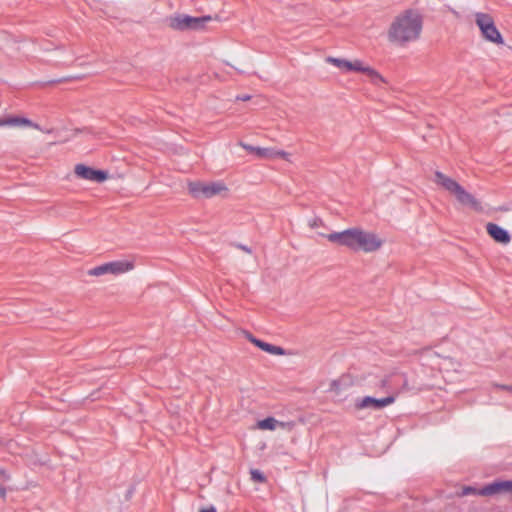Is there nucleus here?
I'll list each match as a JSON object with an SVG mask.
<instances>
[{
	"label": "nucleus",
	"mask_w": 512,
	"mask_h": 512,
	"mask_svg": "<svg viewBox=\"0 0 512 512\" xmlns=\"http://www.w3.org/2000/svg\"><path fill=\"white\" fill-rule=\"evenodd\" d=\"M388 385H389V377L388 376L382 378L379 382L380 388H386Z\"/></svg>",
	"instance_id": "5701e85b"
},
{
	"label": "nucleus",
	"mask_w": 512,
	"mask_h": 512,
	"mask_svg": "<svg viewBox=\"0 0 512 512\" xmlns=\"http://www.w3.org/2000/svg\"><path fill=\"white\" fill-rule=\"evenodd\" d=\"M422 30L421 17L413 11L398 15L388 30V39L397 45H404L419 38Z\"/></svg>",
	"instance_id": "f257e3e1"
},
{
	"label": "nucleus",
	"mask_w": 512,
	"mask_h": 512,
	"mask_svg": "<svg viewBox=\"0 0 512 512\" xmlns=\"http://www.w3.org/2000/svg\"><path fill=\"white\" fill-rule=\"evenodd\" d=\"M497 387L512 393V385L511 386L498 385Z\"/></svg>",
	"instance_id": "cd10ccee"
},
{
	"label": "nucleus",
	"mask_w": 512,
	"mask_h": 512,
	"mask_svg": "<svg viewBox=\"0 0 512 512\" xmlns=\"http://www.w3.org/2000/svg\"><path fill=\"white\" fill-rule=\"evenodd\" d=\"M486 231L498 243L508 244L511 240L509 233L495 223H488Z\"/></svg>",
	"instance_id": "4468645a"
},
{
	"label": "nucleus",
	"mask_w": 512,
	"mask_h": 512,
	"mask_svg": "<svg viewBox=\"0 0 512 512\" xmlns=\"http://www.w3.org/2000/svg\"><path fill=\"white\" fill-rule=\"evenodd\" d=\"M396 400L395 395H389L387 397L376 399L371 396H365L355 402V408L358 410L363 409H373V410H381L391 404H393Z\"/></svg>",
	"instance_id": "1a4fd4ad"
},
{
	"label": "nucleus",
	"mask_w": 512,
	"mask_h": 512,
	"mask_svg": "<svg viewBox=\"0 0 512 512\" xmlns=\"http://www.w3.org/2000/svg\"><path fill=\"white\" fill-rule=\"evenodd\" d=\"M200 512H216V509L213 506H211L209 508L201 509Z\"/></svg>",
	"instance_id": "c85d7f7f"
},
{
	"label": "nucleus",
	"mask_w": 512,
	"mask_h": 512,
	"mask_svg": "<svg viewBox=\"0 0 512 512\" xmlns=\"http://www.w3.org/2000/svg\"><path fill=\"white\" fill-rule=\"evenodd\" d=\"M260 349L273 355H284L285 351L282 347L275 346L266 342H262Z\"/></svg>",
	"instance_id": "a211bd4d"
},
{
	"label": "nucleus",
	"mask_w": 512,
	"mask_h": 512,
	"mask_svg": "<svg viewBox=\"0 0 512 512\" xmlns=\"http://www.w3.org/2000/svg\"><path fill=\"white\" fill-rule=\"evenodd\" d=\"M0 496L2 498L6 496V489L3 486H0Z\"/></svg>",
	"instance_id": "7c9ffc66"
},
{
	"label": "nucleus",
	"mask_w": 512,
	"mask_h": 512,
	"mask_svg": "<svg viewBox=\"0 0 512 512\" xmlns=\"http://www.w3.org/2000/svg\"><path fill=\"white\" fill-rule=\"evenodd\" d=\"M239 145L249 153H252L261 159L272 160L279 157L285 159L286 161H290V154L283 150H277L274 148L255 147L244 142H240Z\"/></svg>",
	"instance_id": "6e6552de"
},
{
	"label": "nucleus",
	"mask_w": 512,
	"mask_h": 512,
	"mask_svg": "<svg viewBox=\"0 0 512 512\" xmlns=\"http://www.w3.org/2000/svg\"><path fill=\"white\" fill-rule=\"evenodd\" d=\"M250 96L249 95H243V96H238L237 99L238 100H241V101H248L250 100Z\"/></svg>",
	"instance_id": "c756f323"
},
{
	"label": "nucleus",
	"mask_w": 512,
	"mask_h": 512,
	"mask_svg": "<svg viewBox=\"0 0 512 512\" xmlns=\"http://www.w3.org/2000/svg\"><path fill=\"white\" fill-rule=\"evenodd\" d=\"M483 488H481L480 490H477L475 488H472V487H466L464 490H463V494L464 495H468V494H478V495H481L483 496L480 491L482 490Z\"/></svg>",
	"instance_id": "4be33fe9"
},
{
	"label": "nucleus",
	"mask_w": 512,
	"mask_h": 512,
	"mask_svg": "<svg viewBox=\"0 0 512 512\" xmlns=\"http://www.w3.org/2000/svg\"><path fill=\"white\" fill-rule=\"evenodd\" d=\"M249 340L255 344L257 347L260 348V345L262 344L263 341L259 340V339H256L254 338L252 335H249Z\"/></svg>",
	"instance_id": "b1692460"
},
{
	"label": "nucleus",
	"mask_w": 512,
	"mask_h": 512,
	"mask_svg": "<svg viewBox=\"0 0 512 512\" xmlns=\"http://www.w3.org/2000/svg\"><path fill=\"white\" fill-rule=\"evenodd\" d=\"M319 219H314L313 222L310 223L311 227H316L318 225Z\"/></svg>",
	"instance_id": "2f4dec72"
},
{
	"label": "nucleus",
	"mask_w": 512,
	"mask_h": 512,
	"mask_svg": "<svg viewBox=\"0 0 512 512\" xmlns=\"http://www.w3.org/2000/svg\"><path fill=\"white\" fill-rule=\"evenodd\" d=\"M278 427L285 429L287 431H292L295 427V422H293V421H289V422L278 421Z\"/></svg>",
	"instance_id": "412c9836"
},
{
	"label": "nucleus",
	"mask_w": 512,
	"mask_h": 512,
	"mask_svg": "<svg viewBox=\"0 0 512 512\" xmlns=\"http://www.w3.org/2000/svg\"><path fill=\"white\" fill-rule=\"evenodd\" d=\"M455 362L450 357H444L442 358V362L439 363V369H448L450 367L454 368Z\"/></svg>",
	"instance_id": "aec40b11"
},
{
	"label": "nucleus",
	"mask_w": 512,
	"mask_h": 512,
	"mask_svg": "<svg viewBox=\"0 0 512 512\" xmlns=\"http://www.w3.org/2000/svg\"><path fill=\"white\" fill-rule=\"evenodd\" d=\"M75 175L83 180L102 183L108 178L107 172L97 170L84 164H77L74 168Z\"/></svg>",
	"instance_id": "9d476101"
},
{
	"label": "nucleus",
	"mask_w": 512,
	"mask_h": 512,
	"mask_svg": "<svg viewBox=\"0 0 512 512\" xmlns=\"http://www.w3.org/2000/svg\"><path fill=\"white\" fill-rule=\"evenodd\" d=\"M8 123L10 127H30L42 131L38 124L25 117L8 116Z\"/></svg>",
	"instance_id": "2eb2a0df"
},
{
	"label": "nucleus",
	"mask_w": 512,
	"mask_h": 512,
	"mask_svg": "<svg viewBox=\"0 0 512 512\" xmlns=\"http://www.w3.org/2000/svg\"><path fill=\"white\" fill-rule=\"evenodd\" d=\"M249 340L255 344L257 347L260 348V345L262 344L263 341L259 340V339H256L254 338L252 335H249Z\"/></svg>",
	"instance_id": "393cba45"
},
{
	"label": "nucleus",
	"mask_w": 512,
	"mask_h": 512,
	"mask_svg": "<svg viewBox=\"0 0 512 512\" xmlns=\"http://www.w3.org/2000/svg\"><path fill=\"white\" fill-rule=\"evenodd\" d=\"M361 228L354 227L349 228L341 232H333L326 235V238L331 243L338 244L340 246H344L349 248L350 250L355 249L357 244L358 237L361 233Z\"/></svg>",
	"instance_id": "423d86ee"
},
{
	"label": "nucleus",
	"mask_w": 512,
	"mask_h": 512,
	"mask_svg": "<svg viewBox=\"0 0 512 512\" xmlns=\"http://www.w3.org/2000/svg\"><path fill=\"white\" fill-rule=\"evenodd\" d=\"M326 62L329 64H332L346 72H349V71L359 72L362 69V64H363V61L358 60V59H356L354 61H348L345 59H340V58H336V57H332V56L327 57Z\"/></svg>",
	"instance_id": "f8f14e48"
},
{
	"label": "nucleus",
	"mask_w": 512,
	"mask_h": 512,
	"mask_svg": "<svg viewBox=\"0 0 512 512\" xmlns=\"http://www.w3.org/2000/svg\"><path fill=\"white\" fill-rule=\"evenodd\" d=\"M187 188L189 194L195 199H209L228 191L227 186L221 181H190L187 184Z\"/></svg>",
	"instance_id": "7ed1b4c3"
},
{
	"label": "nucleus",
	"mask_w": 512,
	"mask_h": 512,
	"mask_svg": "<svg viewBox=\"0 0 512 512\" xmlns=\"http://www.w3.org/2000/svg\"><path fill=\"white\" fill-rule=\"evenodd\" d=\"M257 427L261 430H275L278 428V420L274 417H267L263 420L258 421Z\"/></svg>",
	"instance_id": "f3484780"
},
{
	"label": "nucleus",
	"mask_w": 512,
	"mask_h": 512,
	"mask_svg": "<svg viewBox=\"0 0 512 512\" xmlns=\"http://www.w3.org/2000/svg\"><path fill=\"white\" fill-rule=\"evenodd\" d=\"M435 183L453 194L460 204L469 206L475 211L482 210L480 202L472 194L467 192L457 181L446 176L444 173L440 171L435 172Z\"/></svg>",
	"instance_id": "f03ea898"
},
{
	"label": "nucleus",
	"mask_w": 512,
	"mask_h": 512,
	"mask_svg": "<svg viewBox=\"0 0 512 512\" xmlns=\"http://www.w3.org/2000/svg\"><path fill=\"white\" fill-rule=\"evenodd\" d=\"M135 268L133 260L124 259L104 263L88 270L89 276L99 277L106 274L114 276L122 275L132 271Z\"/></svg>",
	"instance_id": "20e7f679"
},
{
	"label": "nucleus",
	"mask_w": 512,
	"mask_h": 512,
	"mask_svg": "<svg viewBox=\"0 0 512 512\" xmlns=\"http://www.w3.org/2000/svg\"><path fill=\"white\" fill-rule=\"evenodd\" d=\"M383 241L374 232L361 230L354 251L371 253L379 250Z\"/></svg>",
	"instance_id": "0eeeda50"
},
{
	"label": "nucleus",
	"mask_w": 512,
	"mask_h": 512,
	"mask_svg": "<svg viewBox=\"0 0 512 512\" xmlns=\"http://www.w3.org/2000/svg\"><path fill=\"white\" fill-rule=\"evenodd\" d=\"M9 126L8 117L0 118V127Z\"/></svg>",
	"instance_id": "bb28decb"
},
{
	"label": "nucleus",
	"mask_w": 512,
	"mask_h": 512,
	"mask_svg": "<svg viewBox=\"0 0 512 512\" xmlns=\"http://www.w3.org/2000/svg\"><path fill=\"white\" fill-rule=\"evenodd\" d=\"M250 475H251V479L254 481V482H259V483H263L266 481V477L264 476V474L257 470V469H252L250 471Z\"/></svg>",
	"instance_id": "6ab92c4d"
},
{
	"label": "nucleus",
	"mask_w": 512,
	"mask_h": 512,
	"mask_svg": "<svg viewBox=\"0 0 512 512\" xmlns=\"http://www.w3.org/2000/svg\"><path fill=\"white\" fill-rule=\"evenodd\" d=\"M237 247L248 254L252 253V250L248 246L238 244Z\"/></svg>",
	"instance_id": "a878e982"
},
{
	"label": "nucleus",
	"mask_w": 512,
	"mask_h": 512,
	"mask_svg": "<svg viewBox=\"0 0 512 512\" xmlns=\"http://www.w3.org/2000/svg\"><path fill=\"white\" fill-rule=\"evenodd\" d=\"M211 17H191L182 16L172 20L171 26L174 29L185 30V29H198L203 26V23L210 21Z\"/></svg>",
	"instance_id": "9b49d317"
},
{
	"label": "nucleus",
	"mask_w": 512,
	"mask_h": 512,
	"mask_svg": "<svg viewBox=\"0 0 512 512\" xmlns=\"http://www.w3.org/2000/svg\"><path fill=\"white\" fill-rule=\"evenodd\" d=\"M359 72L365 73L371 83L376 86H380L382 83H385V79L378 73V71L364 63L362 64V69Z\"/></svg>",
	"instance_id": "dca6fc26"
},
{
	"label": "nucleus",
	"mask_w": 512,
	"mask_h": 512,
	"mask_svg": "<svg viewBox=\"0 0 512 512\" xmlns=\"http://www.w3.org/2000/svg\"><path fill=\"white\" fill-rule=\"evenodd\" d=\"M475 22L479 27L482 36L494 44H503V38L497 27L495 26L494 20L491 15L486 13H476Z\"/></svg>",
	"instance_id": "39448f33"
},
{
	"label": "nucleus",
	"mask_w": 512,
	"mask_h": 512,
	"mask_svg": "<svg viewBox=\"0 0 512 512\" xmlns=\"http://www.w3.org/2000/svg\"><path fill=\"white\" fill-rule=\"evenodd\" d=\"M506 492H512V480L493 482L484 486L480 491L482 495H496Z\"/></svg>",
	"instance_id": "ddd939ff"
}]
</instances>
